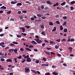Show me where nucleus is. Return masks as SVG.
I'll return each instance as SVG.
<instances>
[{
    "instance_id": "f257e3e1",
    "label": "nucleus",
    "mask_w": 75,
    "mask_h": 75,
    "mask_svg": "<svg viewBox=\"0 0 75 75\" xmlns=\"http://www.w3.org/2000/svg\"><path fill=\"white\" fill-rule=\"evenodd\" d=\"M34 40L37 42L38 44H40L42 42V41H41V40H40V39L39 38L35 39H34Z\"/></svg>"
},
{
    "instance_id": "f03ea898",
    "label": "nucleus",
    "mask_w": 75,
    "mask_h": 75,
    "mask_svg": "<svg viewBox=\"0 0 75 75\" xmlns=\"http://www.w3.org/2000/svg\"><path fill=\"white\" fill-rule=\"evenodd\" d=\"M23 57H24V58L26 59V58H28L29 57V55H27V56H26V55L25 54H23Z\"/></svg>"
},
{
    "instance_id": "7ed1b4c3",
    "label": "nucleus",
    "mask_w": 75,
    "mask_h": 75,
    "mask_svg": "<svg viewBox=\"0 0 75 75\" xmlns=\"http://www.w3.org/2000/svg\"><path fill=\"white\" fill-rule=\"evenodd\" d=\"M25 72H28L30 71L29 69V68H28L27 67L25 68Z\"/></svg>"
},
{
    "instance_id": "20e7f679",
    "label": "nucleus",
    "mask_w": 75,
    "mask_h": 75,
    "mask_svg": "<svg viewBox=\"0 0 75 75\" xmlns=\"http://www.w3.org/2000/svg\"><path fill=\"white\" fill-rule=\"evenodd\" d=\"M26 61L28 62H30L31 61V60L30 58H28L27 59Z\"/></svg>"
},
{
    "instance_id": "39448f33",
    "label": "nucleus",
    "mask_w": 75,
    "mask_h": 75,
    "mask_svg": "<svg viewBox=\"0 0 75 75\" xmlns=\"http://www.w3.org/2000/svg\"><path fill=\"white\" fill-rule=\"evenodd\" d=\"M13 51L15 54H16L17 53V52H18V50L17 49H14V50Z\"/></svg>"
},
{
    "instance_id": "423d86ee",
    "label": "nucleus",
    "mask_w": 75,
    "mask_h": 75,
    "mask_svg": "<svg viewBox=\"0 0 75 75\" xmlns=\"http://www.w3.org/2000/svg\"><path fill=\"white\" fill-rule=\"evenodd\" d=\"M31 42L32 43V44H34L35 45H36L37 44V43L35 41H31Z\"/></svg>"
},
{
    "instance_id": "0eeeda50",
    "label": "nucleus",
    "mask_w": 75,
    "mask_h": 75,
    "mask_svg": "<svg viewBox=\"0 0 75 75\" xmlns=\"http://www.w3.org/2000/svg\"><path fill=\"white\" fill-rule=\"evenodd\" d=\"M46 3L47 4H50V5H52V3H51L49 1H47Z\"/></svg>"
},
{
    "instance_id": "6e6552de",
    "label": "nucleus",
    "mask_w": 75,
    "mask_h": 75,
    "mask_svg": "<svg viewBox=\"0 0 75 75\" xmlns=\"http://www.w3.org/2000/svg\"><path fill=\"white\" fill-rule=\"evenodd\" d=\"M71 38V37L70 36H69L68 37V40H67V42H69L70 41H71V39L70 38Z\"/></svg>"
},
{
    "instance_id": "1a4fd4ad",
    "label": "nucleus",
    "mask_w": 75,
    "mask_h": 75,
    "mask_svg": "<svg viewBox=\"0 0 75 75\" xmlns=\"http://www.w3.org/2000/svg\"><path fill=\"white\" fill-rule=\"evenodd\" d=\"M12 61V60L11 59H7L6 60V62H11Z\"/></svg>"
},
{
    "instance_id": "9d476101",
    "label": "nucleus",
    "mask_w": 75,
    "mask_h": 75,
    "mask_svg": "<svg viewBox=\"0 0 75 75\" xmlns=\"http://www.w3.org/2000/svg\"><path fill=\"white\" fill-rule=\"evenodd\" d=\"M22 5V4H21V3H18L17 4H16V6H21Z\"/></svg>"
},
{
    "instance_id": "9b49d317",
    "label": "nucleus",
    "mask_w": 75,
    "mask_h": 75,
    "mask_svg": "<svg viewBox=\"0 0 75 75\" xmlns=\"http://www.w3.org/2000/svg\"><path fill=\"white\" fill-rule=\"evenodd\" d=\"M56 30V27H54V28H53V29L52 30V31L54 32Z\"/></svg>"
},
{
    "instance_id": "f8f14e48",
    "label": "nucleus",
    "mask_w": 75,
    "mask_h": 75,
    "mask_svg": "<svg viewBox=\"0 0 75 75\" xmlns=\"http://www.w3.org/2000/svg\"><path fill=\"white\" fill-rule=\"evenodd\" d=\"M1 9H6V7L4 6H3L2 7H1L0 8Z\"/></svg>"
},
{
    "instance_id": "ddd939ff",
    "label": "nucleus",
    "mask_w": 75,
    "mask_h": 75,
    "mask_svg": "<svg viewBox=\"0 0 75 75\" xmlns=\"http://www.w3.org/2000/svg\"><path fill=\"white\" fill-rule=\"evenodd\" d=\"M20 29L22 30L23 31H25V30L24 28L23 27H21L20 28Z\"/></svg>"
},
{
    "instance_id": "4468645a",
    "label": "nucleus",
    "mask_w": 75,
    "mask_h": 75,
    "mask_svg": "<svg viewBox=\"0 0 75 75\" xmlns=\"http://www.w3.org/2000/svg\"><path fill=\"white\" fill-rule=\"evenodd\" d=\"M66 4V2H63V3H62L61 4V6H64Z\"/></svg>"
},
{
    "instance_id": "2eb2a0df",
    "label": "nucleus",
    "mask_w": 75,
    "mask_h": 75,
    "mask_svg": "<svg viewBox=\"0 0 75 75\" xmlns=\"http://www.w3.org/2000/svg\"><path fill=\"white\" fill-rule=\"evenodd\" d=\"M52 74L54 75H58V73H56L55 71H54L53 73H52Z\"/></svg>"
},
{
    "instance_id": "dca6fc26",
    "label": "nucleus",
    "mask_w": 75,
    "mask_h": 75,
    "mask_svg": "<svg viewBox=\"0 0 75 75\" xmlns=\"http://www.w3.org/2000/svg\"><path fill=\"white\" fill-rule=\"evenodd\" d=\"M31 71L34 72L35 74H37V72L34 70H31Z\"/></svg>"
},
{
    "instance_id": "f3484780",
    "label": "nucleus",
    "mask_w": 75,
    "mask_h": 75,
    "mask_svg": "<svg viewBox=\"0 0 75 75\" xmlns=\"http://www.w3.org/2000/svg\"><path fill=\"white\" fill-rule=\"evenodd\" d=\"M41 34L42 35H43L45 36L46 35V34H45V33L44 32H42L41 33Z\"/></svg>"
},
{
    "instance_id": "a211bd4d",
    "label": "nucleus",
    "mask_w": 75,
    "mask_h": 75,
    "mask_svg": "<svg viewBox=\"0 0 75 75\" xmlns=\"http://www.w3.org/2000/svg\"><path fill=\"white\" fill-rule=\"evenodd\" d=\"M25 50H28V51H31V50L29 49V48H28V47H26L25 48Z\"/></svg>"
},
{
    "instance_id": "6ab92c4d",
    "label": "nucleus",
    "mask_w": 75,
    "mask_h": 75,
    "mask_svg": "<svg viewBox=\"0 0 75 75\" xmlns=\"http://www.w3.org/2000/svg\"><path fill=\"white\" fill-rule=\"evenodd\" d=\"M49 25L51 26L54 25L53 23L52 22H50L49 23Z\"/></svg>"
},
{
    "instance_id": "aec40b11",
    "label": "nucleus",
    "mask_w": 75,
    "mask_h": 75,
    "mask_svg": "<svg viewBox=\"0 0 75 75\" xmlns=\"http://www.w3.org/2000/svg\"><path fill=\"white\" fill-rule=\"evenodd\" d=\"M75 4V1H73L70 2V4Z\"/></svg>"
},
{
    "instance_id": "412c9836",
    "label": "nucleus",
    "mask_w": 75,
    "mask_h": 75,
    "mask_svg": "<svg viewBox=\"0 0 75 75\" xmlns=\"http://www.w3.org/2000/svg\"><path fill=\"white\" fill-rule=\"evenodd\" d=\"M44 52H45V53H46V54H48V55H50V53H49V52H47V51H44Z\"/></svg>"
},
{
    "instance_id": "4be33fe9",
    "label": "nucleus",
    "mask_w": 75,
    "mask_h": 75,
    "mask_svg": "<svg viewBox=\"0 0 75 75\" xmlns=\"http://www.w3.org/2000/svg\"><path fill=\"white\" fill-rule=\"evenodd\" d=\"M67 28H64V31L65 33H67Z\"/></svg>"
},
{
    "instance_id": "5701e85b",
    "label": "nucleus",
    "mask_w": 75,
    "mask_h": 75,
    "mask_svg": "<svg viewBox=\"0 0 75 75\" xmlns=\"http://www.w3.org/2000/svg\"><path fill=\"white\" fill-rule=\"evenodd\" d=\"M25 62V59H23L21 60V62L22 63H24Z\"/></svg>"
},
{
    "instance_id": "b1692460",
    "label": "nucleus",
    "mask_w": 75,
    "mask_h": 75,
    "mask_svg": "<svg viewBox=\"0 0 75 75\" xmlns=\"http://www.w3.org/2000/svg\"><path fill=\"white\" fill-rule=\"evenodd\" d=\"M60 29L61 30H62L63 29V28L62 27V25H61L60 27Z\"/></svg>"
},
{
    "instance_id": "393cba45",
    "label": "nucleus",
    "mask_w": 75,
    "mask_h": 75,
    "mask_svg": "<svg viewBox=\"0 0 75 75\" xmlns=\"http://www.w3.org/2000/svg\"><path fill=\"white\" fill-rule=\"evenodd\" d=\"M56 24H60V22H59V21H56Z\"/></svg>"
},
{
    "instance_id": "a878e982",
    "label": "nucleus",
    "mask_w": 75,
    "mask_h": 75,
    "mask_svg": "<svg viewBox=\"0 0 75 75\" xmlns=\"http://www.w3.org/2000/svg\"><path fill=\"white\" fill-rule=\"evenodd\" d=\"M14 61H15V62L16 63H17V58H15L14 59Z\"/></svg>"
},
{
    "instance_id": "bb28decb",
    "label": "nucleus",
    "mask_w": 75,
    "mask_h": 75,
    "mask_svg": "<svg viewBox=\"0 0 75 75\" xmlns=\"http://www.w3.org/2000/svg\"><path fill=\"white\" fill-rule=\"evenodd\" d=\"M56 41H57L59 42L61 41V40L60 39H58L56 40Z\"/></svg>"
},
{
    "instance_id": "cd10ccee",
    "label": "nucleus",
    "mask_w": 75,
    "mask_h": 75,
    "mask_svg": "<svg viewBox=\"0 0 75 75\" xmlns=\"http://www.w3.org/2000/svg\"><path fill=\"white\" fill-rule=\"evenodd\" d=\"M12 43H13L15 44L16 45H17L18 44V43L16 42H12Z\"/></svg>"
},
{
    "instance_id": "c85d7f7f",
    "label": "nucleus",
    "mask_w": 75,
    "mask_h": 75,
    "mask_svg": "<svg viewBox=\"0 0 75 75\" xmlns=\"http://www.w3.org/2000/svg\"><path fill=\"white\" fill-rule=\"evenodd\" d=\"M29 48H33L34 47V46L30 45L28 46Z\"/></svg>"
},
{
    "instance_id": "c756f323",
    "label": "nucleus",
    "mask_w": 75,
    "mask_h": 75,
    "mask_svg": "<svg viewBox=\"0 0 75 75\" xmlns=\"http://www.w3.org/2000/svg\"><path fill=\"white\" fill-rule=\"evenodd\" d=\"M63 18L64 20H66L67 19V18L66 16H65L63 17Z\"/></svg>"
},
{
    "instance_id": "7c9ffc66",
    "label": "nucleus",
    "mask_w": 75,
    "mask_h": 75,
    "mask_svg": "<svg viewBox=\"0 0 75 75\" xmlns=\"http://www.w3.org/2000/svg\"><path fill=\"white\" fill-rule=\"evenodd\" d=\"M25 27L27 29H29V28H30V26H28L27 25H25Z\"/></svg>"
},
{
    "instance_id": "2f4dec72",
    "label": "nucleus",
    "mask_w": 75,
    "mask_h": 75,
    "mask_svg": "<svg viewBox=\"0 0 75 75\" xmlns=\"http://www.w3.org/2000/svg\"><path fill=\"white\" fill-rule=\"evenodd\" d=\"M17 38H21V35H17Z\"/></svg>"
},
{
    "instance_id": "473e14b6",
    "label": "nucleus",
    "mask_w": 75,
    "mask_h": 75,
    "mask_svg": "<svg viewBox=\"0 0 75 75\" xmlns=\"http://www.w3.org/2000/svg\"><path fill=\"white\" fill-rule=\"evenodd\" d=\"M20 50L22 52H23L24 51V49H23V48H21L20 49Z\"/></svg>"
},
{
    "instance_id": "72a5a7b5",
    "label": "nucleus",
    "mask_w": 75,
    "mask_h": 75,
    "mask_svg": "<svg viewBox=\"0 0 75 75\" xmlns=\"http://www.w3.org/2000/svg\"><path fill=\"white\" fill-rule=\"evenodd\" d=\"M11 11H10L7 12V13L8 14H11Z\"/></svg>"
},
{
    "instance_id": "f704fd0d",
    "label": "nucleus",
    "mask_w": 75,
    "mask_h": 75,
    "mask_svg": "<svg viewBox=\"0 0 75 75\" xmlns=\"http://www.w3.org/2000/svg\"><path fill=\"white\" fill-rule=\"evenodd\" d=\"M50 54L52 55H54L55 54V53L54 52H50Z\"/></svg>"
},
{
    "instance_id": "c9c22d12",
    "label": "nucleus",
    "mask_w": 75,
    "mask_h": 75,
    "mask_svg": "<svg viewBox=\"0 0 75 75\" xmlns=\"http://www.w3.org/2000/svg\"><path fill=\"white\" fill-rule=\"evenodd\" d=\"M4 44H5V43H4V42H3L2 43H0V46H2L3 45H4Z\"/></svg>"
},
{
    "instance_id": "e433bc0d",
    "label": "nucleus",
    "mask_w": 75,
    "mask_h": 75,
    "mask_svg": "<svg viewBox=\"0 0 75 75\" xmlns=\"http://www.w3.org/2000/svg\"><path fill=\"white\" fill-rule=\"evenodd\" d=\"M0 60L1 61H3V62H4L5 61V59H4V58H1V59Z\"/></svg>"
},
{
    "instance_id": "4c0bfd02",
    "label": "nucleus",
    "mask_w": 75,
    "mask_h": 75,
    "mask_svg": "<svg viewBox=\"0 0 75 75\" xmlns=\"http://www.w3.org/2000/svg\"><path fill=\"white\" fill-rule=\"evenodd\" d=\"M21 35H23L24 36H26L27 35V34L26 33H21Z\"/></svg>"
},
{
    "instance_id": "58836bf2",
    "label": "nucleus",
    "mask_w": 75,
    "mask_h": 75,
    "mask_svg": "<svg viewBox=\"0 0 75 75\" xmlns=\"http://www.w3.org/2000/svg\"><path fill=\"white\" fill-rule=\"evenodd\" d=\"M75 41V39H71L70 42H74Z\"/></svg>"
},
{
    "instance_id": "ea45409f",
    "label": "nucleus",
    "mask_w": 75,
    "mask_h": 75,
    "mask_svg": "<svg viewBox=\"0 0 75 75\" xmlns=\"http://www.w3.org/2000/svg\"><path fill=\"white\" fill-rule=\"evenodd\" d=\"M19 17L20 18V19H22L23 18V16H19Z\"/></svg>"
},
{
    "instance_id": "a19ab883",
    "label": "nucleus",
    "mask_w": 75,
    "mask_h": 75,
    "mask_svg": "<svg viewBox=\"0 0 75 75\" xmlns=\"http://www.w3.org/2000/svg\"><path fill=\"white\" fill-rule=\"evenodd\" d=\"M41 28L42 29H44V26L43 25H41Z\"/></svg>"
},
{
    "instance_id": "79ce46f5",
    "label": "nucleus",
    "mask_w": 75,
    "mask_h": 75,
    "mask_svg": "<svg viewBox=\"0 0 75 75\" xmlns=\"http://www.w3.org/2000/svg\"><path fill=\"white\" fill-rule=\"evenodd\" d=\"M50 73L47 72L45 74V75H50Z\"/></svg>"
},
{
    "instance_id": "37998d69",
    "label": "nucleus",
    "mask_w": 75,
    "mask_h": 75,
    "mask_svg": "<svg viewBox=\"0 0 75 75\" xmlns=\"http://www.w3.org/2000/svg\"><path fill=\"white\" fill-rule=\"evenodd\" d=\"M37 16H38L40 17H42V15H41L40 14H37Z\"/></svg>"
},
{
    "instance_id": "c03bdc74",
    "label": "nucleus",
    "mask_w": 75,
    "mask_h": 75,
    "mask_svg": "<svg viewBox=\"0 0 75 75\" xmlns=\"http://www.w3.org/2000/svg\"><path fill=\"white\" fill-rule=\"evenodd\" d=\"M59 17V15H57L55 16L56 18H58Z\"/></svg>"
},
{
    "instance_id": "a18cd8bd",
    "label": "nucleus",
    "mask_w": 75,
    "mask_h": 75,
    "mask_svg": "<svg viewBox=\"0 0 75 75\" xmlns=\"http://www.w3.org/2000/svg\"><path fill=\"white\" fill-rule=\"evenodd\" d=\"M71 10H73L74 9V8H73V6H71L70 7Z\"/></svg>"
},
{
    "instance_id": "49530a36",
    "label": "nucleus",
    "mask_w": 75,
    "mask_h": 75,
    "mask_svg": "<svg viewBox=\"0 0 75 75\" xmlns=\"http://www.w3.org/2000/svg\"><path fill=\"white\" fill-rule=\"evenodd\" d=\"M54 48H55L56 49H58V48H59V46H55Z\"/></svg>"
},
{
    "instance_id": "de8ad7c7",
    "label": "nucleus",
    "mask_w": 75,
    "mask_h": 75,
    "mask_svg": "<svg viewBox=\"0 0 75 75\" xmlns=\"http://www.w3.org/2000/svg\"><path fill=\"white\" fill-rule=\"evenodd\" d=\"M21 11H18L17 12L18 14H21Z\"/></svg>"
},
{
    "instance_id": "09e8293b",
    "label": "nucleus",
    "mask_w": 75,
    "mask_h": 75,
    "mask_svg": "<svg viewBox=\"0 0 75 75\" xmlns=\"http://www.w3.org/2000/svg\"><path fill=\"white\" fill-rule=\"evenodd\" d=\"M35 37L37 39H38V38H39V36H38L37 35H36Z\"/></svg>"
},
{
    "instance_id": "8fccbe9b",
    "label": "nucleus",
    "mask_w": 75,
    "mask_h": 75,
    "mask_svg": "<svg viewBox=\"0 0 75 75\" xmlns=\"http://www.w3.org/2000/svg\"><path fill=\"white\" fill-rule=\"evenodd\" d=\"M35 63H36L37 64H38L39 63V62L38 60H36V62H35Z\"/></svg>"
},
{
    "instance_id": "3c124183",
    "label": "nucleus",
    "mask_w": 75,
    "mask_h": 75,
    "mask_svg": "<svg viewBox=\"0 0 75 75\" xmlns=\"http://www.w3.org/2000/svg\"><path fill=\"white\" fill-rule=\"evenodd\" d=\"M67 24V23H66V22H64L63 24V25H66V24Z\"/></svg>"
},
{
    "instance_id": "603ef678",
    "label": "nucleus",
    "mask_w": 75,
    "mask_h": 75,
    "mask_svg": "<svg viewBox=\"0 0 75 75\" xmlns=\"http://www.w3.org/2000/svg\"><path fill=\"white\" fill-rule=\"evenodd\" d=\"M45 43H43L42 45V46L43 47H45Z\"/></svg>"
},
{
    "instance_id": "864d4df0",
    "label": "nucleus",
    "mask_w": 75,
    "mask_h": 75,
    "mask_svg": "<svg viewBox=\"0 0 75 75\" xmlns=\"http://www.w3.org/2000/svg\"><path fill=\"white\" fill-rule=\"evenodd\" d=\"M43 60H44V61H46V59L44 57L43 58Z\"/></svg>"
},
{
    "instance_id": "5fc2aeb1",
    "label": "nucleus",
    "mask_w": 75,
    "mask_h": 75,
    "mask_svg": "<svg viewBox=\"0 0 75 75\" xmlns=\"http://www.w3.org/2000/svg\"><path fill=\"white\" fill-rule=\"evenodd\" d=\"M10 21H14V19H12V18H11L10 20Z\"/></svg>"
},
{
    "instance_id": "6e6d98bb",
    "label": "nucleus",
    "mask_w": 75,
    "mask_h": 75,
    "mask_svg": "<svg viewBox=\"0 0 75 75\" xmlns=\"http://www.w3.org/2000/svg\"><path fill=\"white\" fill-rule=\"evenodd\" d=\"M21 56H19V57H17V58H18V59H21Z\"/></svg>"
},
{
    "instance_id": "4d7b16f0",
    "label": "nucleus",
    "mask_w": 75,
    "mask_h": 75,
    "mask_svg": "<svg viewBox=\"0 0 75 75\" xmlns=\"http://www.w3.org/2000/svg\"><path fill=\"white\" fill-rule=\"evenodd\" d=\"M52 68H54L55 69L56 68V67L55 66H53L52 67Z\"/></svg>"
},
{
    "instance_id": "13d9d810",
    "label": "nucleus",
    "mask_w": 75,
    "mask_h": 75,
    "mask_svg": "<svg viewBox=\"0 0 75 75\" xmlns=\"http://www.w3.org/2000/svg\"><path fill=\"white\" fill-rule=\"evenodd\" d=\"M65 8H69V6L68 5H67L65 6Z\"/></svg>"
},
{
    "instance_id": "bf43d9fd",
    "label": "nucleus",
    "mask_w": 75,
    "mask_h": 75,
    "mask_svg": "<svg viewBox=\"0 0 75 75\" xmlns=\"http://www.w3.org/2000/svg\"><path fill=\"white\" fill-rule=\"evenodd\" d=\"M10 45L11 46H14V44H13L12 43H11L10 44Z\"/></svg>"
},
{
    "instance_id": "052dcab7",
    "label": "nucleus",
    "mask_w": 75,
    "mask_h": 75,
    "mask_svg": "<svg viewBox=\"0 0 75 75\" xmlns=\"http://www.w3.org/2000/svg\"><path fill=\"white\" fill-rule=\"evenodd\" d=\"M46 49L49 50H51V48H48V47H47L46 48Z\"/></svg>"
},
{
    "instance_id": "680f3d73",
    "label": "nucleus",
    "mask_w": 75,
    "mask_h": 75,
    "mask_svg": "<svg viewBox=\"0 0 75 75\" xmlns=\"http://www.w3.org/2000/svg\"><path fill=\"white\" fill-rule=\"evenodd\" d=\"M3 13H4V11H0V14H2Z\"/></svg>"
},
{
    "instance_id": "e2e57ef3",
    "label": "nucleus",
    "mask_w": 75,
    "mask_h": 75,
    "mask_svg": "<svg viewBox=\"0 0 75 75\" xmlns=\"http://www.w3.org/2000/svg\"><path fill=\"white\" fill-rule=\"evenodd\" d=\"M50 43L51 44L54 43V42H53L52 41H50Z\"/></svg>"
},
{
    "instance_id": "0e129e2a",
    "label": "nucleus",
    "mask_w": 75,
    "mask_h": 75,
    "mask_svg": "<svg viewBox=\"0 0 75 75\" xmlns=\"http://www.w3.org/2000/svg\"><path fill=\"white\" fill-rule=\"evenodd\" d=\"M44 42H47V43L49 42V41H47L46 40H44Z\"/></svg>"
},
{
    "instance_id": "69168bd1",
    "label": "nucleus",
    "mask_w": 75,
    "mask_h": 75,
    "mask_svg": "<svg viewBox=\"0 0 75 75\" xmlns=\"http://www.w3.org/2000/svg\"><path fill=\"white\" fill-rule=\"evenodd\" d=\"M30 19L31 20H32V21H34V18H33V17H32L30 18Z\"/></svg>"
},
{
    "instance_id": "338daca9",
    "label": "nucleus",
    "mask_w": 75,
    "mask_h": 75,
    "mask_svg": "<svg viewBox=\"0 0 75 75\" xmlns=\"http://www.w3.org/2000/svg\"><path fill=\"white\" fill-rule=\"evenodd\" d=\"M34 51L35 52H38V50L37 49H34Z\"/></svg>"
},
{
    "instance_id": "774afa93",
    "label": "nucleus",
    "mask_w": 75,
    "mask_h": 75,
    "mask_svg": "<svg viewBox=\"0 0 75 75\" xmlns=\"http://www.w3.org/2000/svg\"><path fill=\"white\" fill-rule=\"evenodd\" d=\"M22 13H27V11H23Z\"/></svg>"
}]
</instances>
